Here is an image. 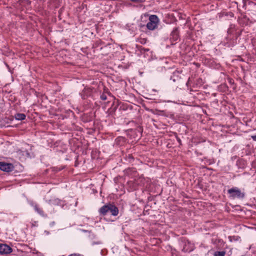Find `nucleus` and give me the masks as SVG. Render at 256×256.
<instances>
[{"mask_svg":"<svg viewBox=\"0 0 256 256\" xmlns=\"http://www.w3.org/2000/svg\"><path fill=\"white\" fill-rule=\"evenodd\" d=\"M99 212L102 216H106L110 212L112 216H116L118 214V209L116 206L110 203L100 208Z\"/></svg>","mask_w":256,"mask_h":256,"instance_id":"obj_1","label":"nucleus"},{"mask_svg":"<svg viewBox=\"0 0 256 256\" xmlns=\"http://www.w3.org/2000/svg\"><path fill=\"white\" fill-rule=\"evenodd\" d=\"M228 192L230 194V196L232 198H242L244 196V194L236 187L228 190Z\"/></svg>","mask_w":256,"mask_h":256,"instance_id":"obj_2","label":"nucleus"},{"mask_svg":"<svg viewBox=\"0 0 256 256\" xmlns=\"http://www.w3.org/2000/svg\"><path fill=\"white\" fill-rule=\"evenodd\" d=\"M159 20L156 15H151L149 18V22L146 24L147 28L150 30H154L158 26Z\"/></svg>","mask_w":256,"mask_h":256,"instance_id":"obj_3","label":"nucleus"},{"mask_svg":"<svg viewBox=\"0 0 256 256\" xmlns=\"http://www.w3.org/2000/svg\"><path fill=\"white\" fill-rule=\"evenodd\" d=\"M14 169L12 164L0 162V170L6 172H10Z\"/></svg>","mask_w":256,"mask_h":256,"instance_id":"obj_4","label":"nucleus"},{"mask_svg":"<svg viewBox=\"0 0 256 256\" xmlns=\"http://www.w3.org/2000/svg\"><path fill=\"white\" fill-rule=\"evenodd\" d=\"M12 252V248L6 244H0V254H7Z\"/></svg>","mask_w":256,"mask_h":256,"instance_id":"obj_5","label":"nucleus"},{"mask_svg":"<svg viewBox=\"0 0 256 256\" xmlns=\"http://www.w3.org/2000/svg\"><path fill=\"white\" fill-rule=\"evenodd\" d=\"M179 37L178 32V28H175L173 30L170 34V39L174 41H176L178 40Z\"/></svg>","mask_w":256,"mask_h":256,"instance_id":"obj_6","label":"nucleus"},{"mask_svg":"<svg viewBox=\"0 0 256 256\" xmlns=\"http://www.w3.org/2000/svg\"><path fill=\"white\" fill-rule=\"evenodd\" d=\"M15 118L18 120H24L26 118V115L24 114H16Z\"/></svg>","mask_w":256,"mask_h":256,"instance_id":"obj_7","label":"nucleus"},{"mask_svg":"<svg viewBox=\"0 0 256 256\" xmlns=\"http://www.w3.org/2000/svg\"><path fill=\"white\" fill-rule=\"evenodd\" d=\"M34 208L35 210L38 214H40L42 216H44V211L42 210V209H41L40 208L38 207V205L35 204L34 206Z\"/></svg>","mask_w":256,"mask_h":256,"instance_id":"obj_8","label":"nucleus"},{"mask_svg":"<svg viewBox=\"0 0 256 256\" xmlns=\"http://www.w3.org/2000/svg\"><path fill=\"white\" fill-rule=\"evenodd\" d=\"M226 252L224 251H216L214 253V256H224Z\"/></svg>","mask_w":256,"mask_h":256,"instance_id":"obj_9","label":"nucleus"},{"mask_svg":"<svg viewBox=\"0 0 256 256\" xmlns=\"http://www.w3.org/2000/svg\"><path fill=\"white\" fill-rule=\"evenodd\" d=\"M100 98L102 100H106L107 99V97H106V96L104 94H102L101 96H100Z\"/></svg>","mask_w":256,"mask_h":256,"instance_id":"obj_10","label":"nucleus"},{"mask_svg":"<svg viewBox=\"0 0 256 256\" xmlns=\"http://www.w3.org/2000/svg\"><path fill=\"white\" fill-rule=\"evenodd\" d=\"M139 50L142 52V51H148V49H145L142 46H140Z\"/></svg>","mask_w":256,"mask_h":256,"instance_id":"obj_11","label":"nucleus"},{"mask_svg":"<svg viewBox=\"0 0 256 256\" xmlns=\"http://www.w3.org/2000/svg\"><path fill=\"white\" fill-rule=\"evenodd\" d=\"M132 2H142L145 1V0H131Z\"/></svg>","mask_w":256,"mask_h":256,"instance_id":"obj_12","label":"nucleus"},{"mask_svg":"<svg viewBox=\"0 0 256 256\" xmlns=\"http://www.w3.org/2000/svg\"><path fill=\"white\" fill-rule=\"evenodd\" d=\"M95 236H96L94 234H90V238L93 239Z\"/></svg>","mask_w":256,"mask_h":256,"instance_id":"obj_13","label":"nucleus"},{"mask_svg":"<svg viewBox=\"0 0 256 256\" xmlns=\"http://www.w3.org/2000/svg\"><path fill=\"white\" fill-rule=\"evenodd\" d=\"M252 140L254 141H256V135L255 136H252Z\"/></svg>","mask_w":256,"mask_h":256,"instance_id":"obj_14","label":"nucleus"},{"mask_svg":"<svg viewBox=\"0 0 256 256\" xmlns=\"http://www.w3.org/2000/svg\"><path fill=\"white\" fill-rule=\"evenodd\" d=\"M72 256H80L74 254V255H72Z\"/></svg>","mask_w":256,"mask_h":256,"instance_id":"obj_15","label":"nucleus"},{"mask_svg":"<svg viewBox=\"0 0 256 256\" xmlns=\"http://www.w3.org/2000/svg\"><path fill=\"white\" fill-rule=\"evenodd\" d=\"M72 256V255H71V256Z\"/></svg>","mask_w":256,"mask_h":256,"instance_id":"obj_16","label":"nucleus"}]
</instances>
